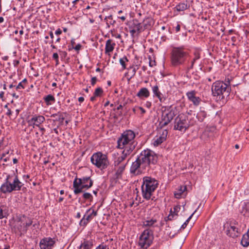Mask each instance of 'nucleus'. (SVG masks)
<instances>
[{
	"label": "nucleus",
	"instance_id": "nucleus-1",
	"mask_svg": "<svg viewBox=\"0 0 249 249\" xmlns=\"http://www.w3.org/2000/svg\"><path fill=\"white\" fill-rule=\"evenodd\" d=\"M157 155L153 151L146 149L142 150L133 162L130 168V173L134 175H139L148 172L151 165L157 163Z\"/></svg>",
	"mask_w": 249,
	"mask_h": 249
},
{
	"label": "nucleus",
	"instance_id": "nucleus-2",
	"mask_svg": "<svg viewBox=\"0 0 249 249\" xmlns=\"http://www.w3.org/2000/svg\"><path fill=\"white\" fill-rule=\"evenodd\" d=\"M231 91L230 80L229 78L225 81H216L212 86V94L220 100L227 101Z\"/></svg>",
	"mask_w": 249,
	"mask_h": 249
},
{
	"label": "nucleus",
	"instance_id": "nucleus-3",
	"mask_svg": "<svg viewBox=\"0 0 249 249\" xmlns=\"http://www.w3.org/2000/svg\"><path fill=\"white\" fill-rule=\"evenodd\" d=\"M135 137V134L132 130H125L118 139L117 147L119 149H124V150L131 148V152H132L137 144L134 140Z\"/></svg>",
	"mask_w": 249,
	"mask_h": 249
},
{
	"label": "nucleus",
	"instance_id": "nucleus-4",
	"mask_svg": "<svg viewBox=\"0 0 249 249\" xmlns=\"http://www.w3.org/2000/svg\"><path fill=\"white\" fill-rule=\"evenodd\" d=\"M23 184L19 180L18 176L15 173L7 175L0 188V191L3 194L10 193L14 191H20Z\"/></svg>",
	"mask_w": 249,
	"mask_h": 249
},
{
	"label": "nucleus",
	"instance_id": "nucleus-5",
	"mask_svg": "<svg viewBox=\"0 0 249 249\" xmlns=\"http://www.w3.org/2000/svg\"><path fill=\"white\" fill-rule=\"evenodd\" d=\"M189 53L183 46L174 47L171 52V63L173 66L178 67L186 62Z\"/></svg>",
	"mask_w": 249,
	"mask_h": 249
},
{
	"label": "nucleus",
	"instance_id": "nucleus-6",
	"mask_svg": "<svg viewBox=\"0 0 249 249\" xmlns=\"http://www.w3.org/2000/svg\"><path fill=\"white\" fill-rule=\"evenodd\" d=\"M142 180L143 182L142 185V197L146 200H149L158 188V181L155 178L148 176L143 177Z\"/></svg>",
	"mask_w": 249,
	"mask_h": 249
},
{
	"label": "nucleus",
	"instance_id": "nucleus-7",
	"mask_svg": "<svg viewBox=\"0 0 249 249\" xmlns=\"http://www.w3.org/2000/svg\"><path fill=\"white\" fill-rule=\"evenodd\" d=\"M93 184V180L90 177H82L78 178L76 176L73 182V193L78 195L83 192V190H88L91 188Z\"/></svg>",
	"mask_w": 249,
	"mask_h": 249
},
{
	"label": "nucleus",
	"instance_id": "nucleus-8",
	"mask_svg": "<svg viewBox=\"0 0 249 249\" xmlns=\"http://www.w3.org/2000/svg\"><path fill=\"white\" fill-rule=\"evenodd\" d=\"M92 164L101 170L107 168L109 161L107 155L100 152L94 153L90 158Z\"/></svg>",
	"mask_w": 249,
	"mask_h": 249
},
{
	"label": "nucleus",
	"instance_id": "nucleus-9",
	"mask_svg": "<svg viewBox=\"0 0 249 249\" xmlns=\"http://www.w3.org/2000/svg\"><path fill=\"white\" fill-rule=\"evenodd\" d=\"M190 123L187 117L183 114L177 116L174 122V129L181 132H185L190 127Z\"/></svg>",
	"mask_w": 249,
	"mask_h": 249
},
{
	"label": "nucleus",
	"instance_id": "nucleus-10",
	"mask_svg": "<svg viewBox=\"0 0 249 249\" xmlns=\"http://www.w3.org/2000/svg\"><path fill=\"white\" fill-rule=\"evenodd\" d=\"M153 231L152 230L147 229L145 230L140 235L139 240V246L143 249L148 248L153 240Z\"/></svg>",
	"mask_w": 249,
	"mask_h": 249
},
{
	"label": "nucleus",
	"instance_id": "nucleus-11",
	"mask_svg": "<svg viewBox=\"0 0 249 249\" xmlns=\"http://www.w3.org/2000/svg\"><path fill=\"white\" fill-rule=\"evenodd\" d=\"M238 222L234 219H229L224 225V229L226 234L231 237L235 238L239 235V229L237 227Z\"/></svg>",
	"mask_w": 249,
	"mask_h": 249
},
{
	"label": "nucleus",
	"instance_id": "nucleus-12",
	"mask_svg": "<svg viewBox=\"0 0 249 249\" xmlns=\"http://www.w3.org/2000/svg\"><path fill=\"white\" fill-rule=\"evenodd\" d=\"M177 115L176 107L168 110L167 112L162 113L161 120L159 123L160 128H163L168 125Z\"/></svg>",
	"mask_w": 249,
	"mask_h": 249
},
{
	"label": "nucleus",
	"instance_id": "nucleus-13",
	"mask_svg": "<svg viewBox=\"0 0 249 249\" xmlns=\"http://www.w3.org/2000/svg\"><path fill=\"white\" fill-rule=\"evenodd\" d=\"M18 222L20 223L18 229L20 231L26 232L28 228L33 224V219L23 215L19 218Z\"/></svg>",
	"mask_w": 249,
	"mask_h": 249
},
{
	"label": "nucleus",
	"instance_id": "nucleus-14",
	"mask_svg": "<svg viewBox=\"0 0 249 249\" xmlns=\"http://www.w3.org/2000/svg\"><path fill=\"white\" fill-rule=\"evenodd\" d=\"M55 241L54 238L51 237H44L39 243L40 249H52L54 247Z\"/></svg>",
	"mask_w": 249,
	"mask_h": 249
},
{
	"label": "nucleus",
	"instance_id": "nucleus-15",
	"mask_svg": "<svg viewBox=\"0 0 249 249\" xmlns=\"http://www.w3.org/2000/svg\"><path fill=\"white\" fill-rule=\"evenodd\" d=\"M168 131L166 129L162 130L160 136H157L153 139V144L154 146H158L164 142L167 138Z\"/></svg>",
	"mask_w": 249,
	"mask_h": 249
},
{
	"label": "nucleus",
	"instance_id": "nucleus-16",
	"mask_svg": "<svg viewBox=\"0 0 249 249\" xmlns=\"http://www.w3.org/2000/svg\"><path fill=\"white\" fill-rule=\"evenodd\" d=\"M196 91L195 90H192L186 93V96L189 100L192 102L194 105L197 106L201 102V99L199 97L196 96Z\"/></svg>",
	"mask_w": 249,
	"mask_h": 249
},
{
	"label": "nucleus",
	"instance_id": "nucleus-17",
	"mask_svg": "<svg viewBox=\"0 0 249 249\" xmlns=\"http://www.w3.org/2000/svg\"><path fill=\"white\" fill-rule=\"evenodd\" d=\"M131 148L128 150H124L122 152V155L118 157L114 161V166H117L122 164H125L123 161L132 152L130 150Z\"/></svg>",
	"mask_w": 249,
	"mask_h": 249
},
{
	"label": "nucleus",
	"instance_id": "nucleus-18",
	"mask_svg": "<svg viewBox=\"0 0 249 249\" xmlns=\"http://www.w3.org/2000/svg\"><path fill=\"white\" fill-rule=\"evenodd\" d=\"M115 45V43L112 39L107 40L106 43L105 53L110 56V53L114 50Z\"/></svg>",
	"mask_w": 249,
	"mask_h": 249
},
{
	"label": "nucleus",
	"instance_id": "nucleus-19",
	"mask_svg": "<svg viewBox=\"0 0 249 249\" xmlns=\"http://www.w3.org/2000/svg\"><path fill=\"white\" fill-rule=\"evenodd\" d=\"M142 226L149 228L159 227L157 224V220L155 218L148 219L143 221Z\"/></svg>",
	"mask_w": 249,
	"mask_h": 249
},
{
	"label": "nucleus",
	"instance_id": "nucleus-20",
	"mask_svg": "<svg viewBox=\"0 0 249 249\" xmlns=\"http://www.w3.org/2000/svg\"><path fill=\"white\" fill-rule=\"evenodd\" d=\"M129 28L134 29L136 30V31H137L138 34H139L140 33L143 31L142 23H139L138 20L137 19H133L132 20V22L130 24Z\"/></svg>",
	"mask_w": 249,
	"mask_h": 249
},
{
	"label": "nucleus",
	"instance_id": "nucleus-21",
	"mask_svg": "<svg viewBox=\"0 0 249 249\" xmlns=\"http://www.w3.org/2000/svg\"><path fill=\"white\" fill-rule=\"evenodd\" d=\"M181 209V206L179 205H177L174 207V211L171 209L170 211V214L169 215L166 217L165 220H172L174 219V217L175 216H178V213L180 211Z\"/></svg>",
	"mask_w": 249,
	"mask_h": 249
},
{
	"label": "nucleus",
	"instance_id": "nucleus-22",
	"mask_svg": "<svg viewBox=\"0 0 249 249\" xmlns=\"http://www.w3.org/2000/svg\"><path fill=\"white\" fill-rule=\"evenodd\" d=\"M129 160H128L125 163V164H122L120 165H118L115 167L116 173L115 174V177L116 178H121L123 173L124 172L125 166L128 162Z\"/></svg>",
	"mask_w": 249,
	"mask_h": 249
},
{
	"label": "nucleus",
	"instance_id": "nucleus-23",
	"mask_svg": "<svg viewBox=\"0 0 249 249\" xmlns=\"http://www.w3.org/2000/svg\"><path fill=\"white\" fill-rule=\"evenodd\" d=\"M90 210L91 209L88 210L82 219L80 220V225L81 226H86L88 223L93 218V217L92 216V214L90 213L89 214L87 215V213L90 212Z\"/></svg>",
	"mask_w": 249,
	"mask_h": 249
},
{
	"label": "nucleus",
	"instance_id": "nucleus-24",
	"mask_svg": "<svg viewBox=\"0 0 249 249\" xmlns=\"http://www.w3.org/2000/svg\"><path fill=\"white\" fill-rule=\"evenodd\" d=\"M32 120V122H35L36 124L37 127H39L40 124L44 123L45 120V117L40 115H34L30 118Z\"/></svg>",
	"mask_w": 249,
	"mask_h": 249
},
{
	"label": "nucleus",
	"instance_id": "nucleus-25",
	"mask_svg": "<svg viewBox=\"0 0 249 249\" xmlns=\"http://www.w3.org/2000/svg\"><path fill=\"white\" fill-rule=\"evenodd\" d=\"M136 95L141 99L147 98L150 96V92L147 88H142L140 89Z\"/></svg>",
	"mask_w": 249,
	"mask_h": 249
},
{
	"label": "nucleus",
	"instance_id": "nucleus-26",
	"mask_svg": "<svg viewBox=\"0 0 249 249\" xmlns=\"http://www.w3.org/2000/svg\"><path fill=\"white\" fill-rule=\"evenodd\" d=\"M240 98L243 101L244 106L246 107L249 110V91L245 92L244 94H242Z\"/></svg>",
	"mask_w": 249,
	"mask_h": 249
},
{
	"label": "nucleus",
	"instance_id": "nucleus-27",
	"mask_svg": "<svg viewBox=\"0 0 249 249\" xmlns=\"http://www.w3.org/2000/svg\"><path fill=\"white\" fill-rule=\"evenodd\" d=\"M152 90L154 96L157 97L161 102L163 98V94L160 92L159 87L157 85L152 87Z\"/></svg>",
	"mask_w": 249,
	"mask_h": 249
},
{
	"label": "nucleus",
	"instance_id": "nucleus-28",
	"mask_svg": "<svg viewBox=\"0 0 249 249\" xmlns=\"http://www.w3.org/2000/svg\"><path fill=\"white\" fill-rule=\"evenodd\" d=\"M93 246L92 240H84L81 243L78 249H91Z\"/></svg>",
	"mask_w": 249,
	"mask_h": 249
},
{
	"label": "nucleus",
	"instance_id": "nucleus-29",
	"mask_svg": "<svg viewBox=\"0 0 249 249\" xmlns=\"http://www.w3.org/2000/svg\"><path fill=\"white\" fill-rule=\"evenodd\" d=\"M153 19L150 18H145L142 21L143 30L150 29L153 24Z\"/></svg>",
	"mask_w": 249,
	"mask_h": 249
},
{
	"label": "nucleus",
	"instance_id": "nucleus-30",
	"mask_svg": "<svg viewBox=\"0 0 249 249\" xmlns=\"http://www.w3.org/2000/svg\"><path fill=\"white\" fill-rule=\"evenodd\" d=\"M175 8L178 11H183L189 8V5L188 4V2L186 1L182 3H179Z\"/></svg>",
	"mask_w": 249,
	"mask_h": 249
},
{
	"label": "nucleus",
	"instance_id": "nucleus-31",
	"mask_svg": "<svg viewBox=\"0 0 249 249\" xmlns=\"http://www.w3.org/2000/svg\"><path fill=\"white\" fill-rule=\"evenodd\" d=\"M43 99L47 106H49L55 102V99L54 96L49 94L43 98Z\"/></svg>",
	"mask_w": 249,
	"mask_h": 249
},
{
	"label": "nucleus",
	"instance_id": "nucleus-32",
	"mask_svg": "<svg viewBox=\"0 0 249 249\" xmlns=\"http://www.w3.org/2000/svg\"><path fill=\"white\" fill-rule=\"evenodd\" d=\"M241 243L244 247H248L249 245V231L244 234L241 241Z\"/></svg>",
	"mask_w": 249,
	"mask_h": 249
},
{
	"label": "nucleus",
	"instance_id": "nucleus-33",
	"mask_svg": "<svg viewBox=\"0 0 249 249\" xmlns=\"http://www.w3.org/2000/svg\"><path fill=\"white\" fill-rule=\"evenodd\" d=\"M194 54V58L191 61V65L187 68L188 71L193 68L195 62L200 58V54L198 52H195Z\"/></svg>",
	"mask_w": 249,
	"mask_h": 249
},
{
	"label": "nucleus",
	"instance_id": "nucleus-34",
	"mask_svg": "<svg viewBox=\"0 0 249 249\" xmlns=\"http://www.w3.org/2000/svg\"><path fill=\"white\" fill-rule=\"evenodd\" d=\"M207 116V113L204 110H200L197 114L196 118L198 121L202 122Z\"/></svg>",
	"mask_w": 249,
	"mask_h": 249
},
{
	"label": "nucleus",
	"instance_id": "nucleus-35",
	"mask_svg": "<svg viewBox=\"0 0 249 249\" xmlns=\"http://www.w3.org/2000/svg\"><path fill=\"white\" fill-rule=\"evenodd\" d=\"M128 61V59L126 56H124L120 59L119 62L122 67L123 70L126 69L125 63Z\"/></svg>",
	"mask_w": 249,
	"mask_h": 249
},
{
	"label": "nucleus",
	"instance_id": "nucleus-36",
	"mask_svg": "<svg viewBox=\"0 0 249 249\" xmlns=\"http://www.w3.org/2000/svg\"><path fill=\"white\" fill-rule=\"evenodd\" d=\"M64 114H66V113L58 112V118H57L54 121L59 122L62 124L65 120V117L64 116Z\"/></svg>",
	"mask_w": 249,
	"mask_h": 249
},
{
	"label": "nucleus",
	"instance_id": "nucleus-37",
	"mask_svg": "<svg viewBox=\"0 0 249 249\" xmlns=\"http://www.w3.org/2000/svg\"><path fill=\"white\" fill-rule=\"evenodd\" d=\"M8 215V214L6 209H3L1 207H0V219L5 217L6 218Z\"/></svg>",
	"mask_w": 249,
	"mask_h": 249
},
{
	"label": "nucleus",
	"instance_id": "nucleus-38",
	"mask_svg": "<svg viewBox=\"0 0 249 249\" xmlns=\"http://www.w3.org/2000/svg\"><path fill=\"white\" fill-rule=\"evenodd\" d=\"M103 93V90L102 88L98 87L95 89L93 95L95 96L100 97Z\"/></svg>",
	"mask_w": 249,
	"mask_h": 249
},
{
	"label": "nucleus",
	"instance_id": "nucleus-39",
	"mask_svg": "<svg viewBox=\"0 0 249 249\" xmlns=\"http://www.w3.org/2000/svg\"><path fill=\"white\" fill-rule=\"evenodd\" d=\"M196 211V210L188 218V219L186 220V221L181 225L180 229L179 230V231H181L182 230H184L187 226V225H188L189 221L190 220V219L192 218L193 215H194V214L195 213Z\"/></svg>",
	"mask_w": 249,
	"mask_h": 249
},
{
	"label": "nucleus",
	"instance_id": "nucleus-40",
	"mask_svg": "<svg viewBox=\"0 0 249 249\" xmlns=\"http://www.w3.org/2000/svg\"><path fill=\"white\" fill-rule=\"evenodd\" d=\"M83 197L85 200H89L92 201L93 197L91 194L89 193H85L83 195Z\"/></svg>",
	"mask_w": 249,
	"mask_h": 249
},
{
	"label": "nucleus",
	"instance_id": "nucleus-41",
	"mask_svg": "<svg viewBox=\"0 0 249 249\" xmlns=\"http://www.w3.org/2000/svg\"><path fill=\"white\" fill-rule=\"evenodd\" d=\"M136 67H137V68H135V67H133V66H131L127 69L128 70L132 69V75L131 76L130 78H132L135 75L136 71H137V70L139 69V68L137 66H136Z\"/></svg>",
	"mask_w": 249,
	"mask_h": 249
},
{
	"label": "nucleus",
	"instance_id": "nucleus-42",
	"mask_svg": "<svg viewBox=\"0 0 249 249\" xmlns=\"http://www.w3.org/2000/svg\"><path fill=\"white\" fill-rule=\"evenodd\" d=\"M148 59H149V66L150 67H153L156 65V63L155 60H152V57L151 56L149 55Z\"/></svg>",
	"mask_w": 249,
	"mask_h": 249
},
{
	"label": "nucleus",
	"instance_id": "nucleus-43",
	"mask_svg": "<svg viewBox=\"0 0 249 249\" xmlns=\"http://www.w3.org/2000/svg\"><path fill=\"white\" fill-rule=\"evenodd\" d=\"M29 126H32L33 128H35V126H37V124L34 122H32L31 119H29L27 121Z\"/></svg>",
	"mask_w": 249,
	"mask_h": 249
},
{
	"label": "nucleus",
	"instance_id": "nucleus-44",
	"mask_svg": "<svg viewBox=\"0 0 249 249\" xmlns=\"http://www.w3.org/2000/svg\"><path fill=\"white\" fill-rule=\"evenodd\" d=\"M247 211H248L247 204L244 203V204L242 206V210L241 211V213L243 215H245Z\"/></svg>",
	"mask_w": 249,
	"mask_h": 249
},
{
	"label": "nucleus",
	"instance_id": "nucleus-45",
	"mask_svg": "<svg viewBox=\"0 0 249 249\" xmlns=\"http://www.w3.org/2000/svg\"><path fill=\"white\" fill-rule=\"evenodd\" d=\"M95 249H109V248L106 245L101 244L97 246Z\"/></svg>",
	"mask_w": 249,
	"mask_h": 249
},
{
	"label": "nucleus",
	"instance_id": "nucleus-46",
	"mask_svg": "<svg viewBox=\"0 0 249 249\" xmlns=\"http://www.w3.org/2000/svg\"><path fill=\"white\" fill-rule=\"evenodd\" d=\"M81 47H82L81 45L80 44H78L77 45H76L75 46V47H72L71 48H69V50L70 51L71 49H74L76 51H79L81 49Z\"/></svg>",
	"mask_w": 249,
	"mask_h": 249
},
{
	"label": "nucleus",
	"instance_id": "nucleus-47",
	"mask_svg": "<svg viewBox=\"0 0 249 249\" xmlns=\"http://www.w3.org/2000/svg\"><path fill=\"white\" fill-rule=\"evenodd\" d=\"M25 88V85L22 83L21 82L19 83L18 85L16 87L17 90L20 89H24Z\"/></svg>",
	"mask_w": 249,
	"mask_h": 249
},
{
	"label": "nucleus",
	"instance_id": "nucleus-48",
	"mask_svg": "<svg viewBox=\"0 0 249 249\" xmlns=\"http://www.w3.org/2000/svg\"><path fill=\"white\" fill-rule=\"evenodd\" d=\"M58 54L56 53L53 54V58L56 61V65L58 63Z\"/></svg>",
	"mask_w": 249,
	"mask_h": 249
},
{
	"label": "nucleus",
	"instance_id": "nucleus-49",
	"mask_svg": "<svg viewBox=\"0 0 249 249\" xmlns=\"http://www.w3.org/2000/svg\"><path fill=\"white\" fill-rule=\"evenodd\" d=\"M186 189V187L185 186H181L179 191V196H180Z\"/></svg>",
	"mask_w": 249,
	"mask_h": 249
},
{
	"label": "nucleus",
	"instance_id": "nucleus-50",
	"mask_svg": "<svg viewBox=\"0 0 249 249\" xmlns=\"http://www.w3.org/2000/svg\"><path fill=\"white\" fill-rule=\"evenodd\" d=\"M97 81V79L96 77H92L91 79V85L94 86Z\"/></svg>",
	"mask_w": 249,
	"mask_h": 249
},
{
	"label": "nucleus",
	"instance_id": "nucleus-51",
	"mask_svg": "<svg viewBox=\"0 0 249 249\" xmlns=\"http://www.w3.org/2000/svg\"><path fill=\"white\" fill-rule=\"evenodd\" d=\"M9 151H7L2 153H0V159L2 160L3 158L5 157L6 155L9 154Z\"/></svg>",
	"mask_w": 249,
	"mask_h": 249
},
{
	"label": "nucleus",
	"instance_id": "nucleus-52",
	"mask_svg": "<svg viewBox=\"0 0 249 249\" xmlns=\"http://www.w3.org/2000/svg\"><path fill=\"white\" fill-rule=\"evenodd\" d=\"M130 31V33L131 34V36H134V35L135 33H137V31H136V30L134 29H129Z\"/></svg>",
	"mask_w": 249,
	"mask_h": 249
},
{
	"label": "nucleus",
	"instance_id": "nucleus-53",
	"mask_svg": "<svg viewBox=\"0 0 249 249\" xmlns=\"http://www.w3.org/2000/svg\"><path fill=\"white\" fill-rule=\"evenodd\" d=\"M137 108L141 111V113L142 115L144 114L145 113L146 111L143 107H137Z\"/></svg>",
	"mask_w": 249,
	"mask_h": 249
},
{
	"label": "nucleus",
	"instance_id": "nucleus-54",
	"mask_svg": "<svg viewBox=\"0 0 249 249\" xmlns=\"http://www.w3.org/2000/svg\"><path fill=\"white\" fill-rule=\"evenodd\" d=\"M126 16L127 14H125V16H119L118 17V18L121 19L122 21H124L126 19Z\"/></svg>",
	"mask_w": 249,
	"mask_h": 249
},
{
	"label": "nucleus",
	"instance_id": "nucleus-55",
	"mask_svg": "<svg viewBox=\"0 0 249 249\" xmlns=\"http://www.w3.org/2000/svg\"><path fill=\"white\" fill-rule=\"evenodd\" d=\"M55 34L57 36L60 35L62 34V31L60 29L58 28L56 30Z\"/></svg>",
	"mask_w": 249,
	"mask_h": 249
},
{
	"label": "nucleus",
	"instance_id": "nucleus-56",
	"mask_svg": "<svg viewBox=\"0 0 249 249\" xmlns=\"http://www.w3.org/2000/svg\"><path fill=\"white\" fill-rule=\"evenodd\" d=\"M180 30V26L179 24L178 23L175 27V30L176 32H178Z\"/></svg>",
	"mask_w": 249,
	"mask_h": 249
},
{
	"label": "nucleus",
	"instance_id": "nucleus-57",
	"mask_svg": "<svg viewBox=\"0 0 249 249\" xmlns=\"http://www.w3.org/2000/svg\"><path fill=\"white\" fill-rule=\"evenodd\" d=\"M39 128L40 131L41 132L42 135H43L44 134V132H45V128L42 127H38Z\"/></svg>",
	"mask_w": 249,
	"mask_h": 249
},
{
	"label": "nucleus",
	"instance_id": "nucleus-58",
	"mask_svg": "<svg viewBox=\"0 0 249 249\" xmlns=\"http://www.w3.org/2000/svg\"><path fill=\"white\" fill-rule=\"evenodd\" d=\"M90 214H92L93 217L96 216L97 215V212L92 210V212Z\"/></svg>",
	"mask_w": 249,
	"mask_h": 249
},
{
	"label": "nucleus",
	"instance_id": "nucleus-59",
	"mask_svg": "<svg viewBox=\"0 0 249 249\" xmlns=\"http://www.w3.org/2000/svg\"><path fill=\"white\" fill-rule=\"evenodd\" d=\"M4 94V92L3 91H1L0 92V98L1 99L2 101H3Z\"/></svg>",
	"mask_w": 249,
	"mask_h": 249
},
{
	"label": "nucleus",
	"instance_id": "nucleus-60",
	"mask_svg": "<svg viewBox=\"0 0 249 249\" xmlns=\"http://www.w3.org/2000/svg\"><path fill=\"white\" fill-rule=\"evenodd\" d=\"M12 114V111L10 108H8L7 111L6 112V115L8 116H10Z\"/></svg>",
	"mask_w": 249,
	"mask_h": 249
},
{
	"label": "nucleus",
	"instance_id": "nucleus-61",
	"mask_svg": "<svg viewBox=\"0 0 249 249\" xmlns=\"http://www.w3.org/2000/svg\"><path fill=\"white\" fill-rule=\"evenodd\" d=\"M9 157H7L3 158L1 160H3L4 162H6L9 160Z\"/></svg>",
	"mask_w": 249,
	"mask_h": 249
},
{
	"label": "nucleus",
	"instance_id": "nucleus-62",
	"mask_svg": "<svg viewBox=\"0 0 249 249\" xmlns=\"http://www.w3.org/2000/svg\"><path fill=\"white\" fill-rule=\"evenodd\" d=\"M84 101V98L83 97H80L78 98V101L80 103H82Z\"/></svg>",
	"mask_w": 249,
	"mask_h": 249
},
{
	"label": "nucleus",
	"instance_id": "nucleus-63",
	"mask_svg": "<svg viewBox=\"0 0 249 249\" xmlns=\"http://www.w3.org/2000/svg\"><path fill=\"white\" fill-rule=\"evenodd\" d=\"M208 136H207V134H203L201 135V138L205 139V138H207Z\"/></svg>",
	"mask_w": 249,
	"mask_h": 249
},
{
	"label": "nucleus",
	"instance_id": "nucleus-64",
	"mask_svg": "<svg viewBox=\"0 0 249 249\" xmlns=\"http://www.w3.org/2000/svg\"><path fill=\"white\" fill-rule=\"evenodd\" d=\"M97 97V96H95L94 95L93 96L91 97L90 98V100L91 101V102H93L95 101L96 98Z\"/></svg>",
	"mask_w": 249,
	"mask_h": 249
}]
</instances>
